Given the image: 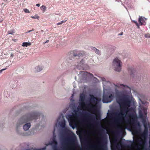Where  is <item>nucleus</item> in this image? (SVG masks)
Returning <instances> with one entry per match:
<instances>
[{"label":"nucleus","mask_w":150,"mask_h":150,"mask_svg":"<svg viewBox=\"0 0 150 150\" xmlns=\"http://www.w3.org/2000/svg\"><path fill=\"white\" fill-rule=\"evenodd\" d=\"M6 69V68L3 69L1 70H0V74L2 73V72L4 70H5Z\"/></svg>","instance_id":"37"},{"label":"nucleus","mask_w":150,"mask_h":150,"mask_svg":"<svg viewBox=\"0 0 150 150\" xmlns=\"http://www.w3.org/2000/svg\"><path fill=\"white\" fill-rule=\"evenodd\" d=\"M122 34H123V33L122 32L119 35H122Z\"/></svg>","instance_id":"43"},{"label":"nucleus","mask_w":150,"mask_h":150,"mask_svg":"<svg viewBox=\"0 0 150 150\" xmlns=\"http://www.w3.org/2000/svg\"><path fill=\"white\" fill-rule=\"evenodd\" d=\"M96 100L98 102H100L101 100V99L99 98H96Z\"/></svg>","instance_id":"34"},{"label":"nucleus","mask_w":150,"mask_h":150,"mask_svg":"<svg viewBox=\"0 0 150 150\" xmlns=\"http://www.w3.org/2000/svg\"><path fill=\"white\" fill-rule=\"evenodd\" d=\"M102 81L103 82V86H105L106 87V89H107L106 86L105 85H104V84L106 82V81H105V78H102Z\"/></svg>","instance_id":"27"},{"label":"nucleus","mask_w":150,"mask_h":150,"mask_svg":"<svg viewBox=\"0 0 150 150\" xmlns=\"http://www.w3.org/2000/svg\"><path fill=\"white\" fill-rule=\"evenodd\" d=\"M100 141L101 142L102 144L101 146L99 147V150H104V147L105 145V144H104V142H105V143H106V141H105L104 139L101 140Z\"/></svg>","instance_id":"17"},{"label":"nucleus","mask_w":150,"mask_h":150,"mask_svg":"<svg viewBox=\"0 0 150 150\" xmlns=\"http://www.w3.org/2000/svg\"><path fill=\"white\" fill-rule=\"evenodd\" d=\"M88 107H92V104L90 103H88L86 104Z\"/></svg>","instance_id":"33"},{"label":"nucleus","mask_w":150,"mask_h":150,"mask_svg":"<svg viewBox=\"0 0 150 150\" xmlns=\"http://www.w3.org/2000/svg\"><path fill=\"white\" fill-rule=\"evenodd\" d=\"M91 49L95 52L96 53L99 54L100 55L101 54L100 51L98 50L95 47H91Z\"/></svg>","instance_id":"19"},{"label":"nucleus","mask_w":150,"mask_h":150,"mask_svg":"<svg viewBox=\"0 0 150 150\" xmlns=\"http://www.w3.org/2000/svg\"><path fill=\"white\" fill-rule=\"evenodd\" d=\"M77 111H76V112H75V113L77 114Z\"/></svg>","instance_id":"46"},{"label":"nucleus","mask_w":150,"mask_h":150,"mask_svg":"<svg viewBox=\"0 0 150 150\" xmlns=\"http://www.w3.org/2000/svg\"><path fill=\"white\" fill-rule=\"evenodd\" d=\"M132 21L136 24V25L138 27V28H139V25L138 23L136 21L133 20Z\"/></svg>","instance_id":"30"},{"label":"nucleus","mask_w":150,"mask_h":150,"mask_svg":"<svg viewBox=\"0 0 150 150\" xmlns=\"http://www.w3.org/2000/svg\"><path fill=\"white\" fill-rule=\"evenodd\" d=\"M36 6H38V7H39L40 6V4H37L36 5Z\"/></svg>","instance_id":"41"},{"label":"nucleus","mask_w":150,"mask_h":150,"mask_svg":"<svg viewBox=\"0 0 150 150\" xmlns=\"http://www.w3.org/2000/svg\"><path fill=\"white\" fill-rule=\"evenodd\" d=\"M79 137L80 139V141L81 143L83 142L84 143H90L92 142V140L87 139L85 135H83L80 133L79 134Z\"/></svg>","instance_id":"11"},{"label":"nucleus","mask_w":150,"mask_h":150,"mask_svg":"<svg viewBox=\"0 0 150 150\" xmlns=\"http://www.w3.org/2000/svg\"><path fill=\"white\" fill-rule=\"evenodd\" d=\"M86 98V95L83 92L81 93L80 94L79 101L81 102L80 103L79 105V106L78 109L79 111L78 108H79L81 110H84L87 109L86 106V103L84 102Z\"/></svg>","instance_id":"8"},{"label":"nucleus","mask_w":150,"mask_h":150,"mask_svg":"<svg viewBox=\"0 0 150 150\" xmlns=\"http://www.w3.org/2000/svg\"><path fill=\"white\" fill-rule=\"evenodd\" d=\"M87 146L92 149H97V146L94 144H89L87 145Z\"/></svg>","instance_id":"20"},{"label":"nucleus","mask_w":150,"mask_h":150,"mask_svg":"<svg viewBox=\"0 0 150 150\" xmlns=\"http://www.w3.org/2000/svg\"><path fill=\"white\" fill-rule=\"evenodd\" d=\"M130 142H131L132 143V142H134V141H133L132 142L131 141Z\"/></svg>","instance_id":"45"},{"label":"nucleus","mask_w":150,"mask_h":150,"mask_svg":"<svg viewBox=\"0 0 150 150\" xmlns=\"http://www.w3.org/2000/svg\"><path fill=\"white\" fill-rule=\"evenodd\" d=\"M15 31L14 30H9L7 32L8 34L13 35V33H15Z\"/></svg>","instance_id":"21"},{"label":"nucleus","mask_w":150,"mask_h":150,"mask_svg":"<svg viewBox=\"0 0 150 150\" xmlns=\"http://www.w3.org/2000/svg\"><path fill=\"white\" fill-rule=\"evenodd\" d=\"M146 19L144 17H139V25H145L144 23L145 22Z\"/></svg>","instance_id":"13"},{"label":"nucleus","mask_w":150,"mask_h":150,"mask_svg":"<svg viewBox=\"0 0 150 150\" xmlns=\"http://www.w3.org/2000/svg\"><path fill=\"white\" fill-rule=\"evenodd\" d=\"M49 41V40H47L44 43V44H45L46 43H47Z\"/></svg>","instance_id":"40"},{"label":"nucleus","mask_w":150,"mask_h":150,"mask_svg":"<svg viewBox=\"0 0 150 150\" xmlns=\"http://www.w3.org/2000/svg\"><path fill=\"white\" fill-rule=\"evenodd\" d=\"M52 149L53 150H58L57 148V144H54L52 145Z\"/></svg>","instance_id":"22"},{"label":"nucleus","mask_w":150,"mask_h":150,"mask_svg":"<svg viewBox=\"0 0 150 150\" xmlns=\"http://www.w3.org/2000/svg\"><path fill=\"white\" fill-rule=\"evenodd\" d=\"M13 57V55L12 54H11V57Z\"/></svg>","instance_id":"42"},{"label":"nucleus","mask_w":150,"mask_h":150,"mask_svg":"<svg viewBox=\"0 0 150 150\" xmlns=\"http://www.w3.org/2000/svg\"><path fill=\"white\" fill-rule=\"evenodd\" d=\"M74 68L79 70L82 69L86 70L89 69V66L86 63L84 60L82 59L79 62H78L74 65Z\"/></svg>","instance_id":"9"},{"label":"nucleus","mask_w":150,"mask_h":150,"mask_svg":"<svg viewBox=\"0 0 150 150\" xmlns=\"http://www.w3.org/2000/svg\"><path fill=\"white\" fill-rule=\"evenodd\" d=\"M43 66L40 65H38L36 66L35 68V71L36 72H39L42 71L43 69Z\"/></svg>","instance_id":"16"},{"label":"nucleus","mask_w":150,"mask_h":150,"mask_svg":"<svg viewBox=\"0 0 150 150\" xmlns=\"http://www.w3.org/2000/svg\"><path fill=\"white\" fill-rule=\"evenodd\" d=\"M122 63L120 60L117 58H115L112 62V67L116 71L119 72L122 69Z\"/></svg>","instance_id":"5"},{"label":"nucleus","mask_w":150,"mask_h":150,"mask_svg":"<svg viewBox=\"0 0 150 150\" xmlns=\"http://www.w3.org/2000/svg\"><path fill=\"white\" fill-rule=\"evenodd\" d=\"M54 144H57V141L55 139L54 137L52 141V145Z\"/></svg>","instance_id":"25"},{"label":"nucleus","mask_w":150,"mask_h":150,"mask_svg":"<svg viewBox=\"0 0 150 150\" xmlns=\"http://www.w3.org/2000/svg\"><path fill=\"white\" fill-rule=\"evenodd\" d=\"M42 115L41 112L38 111H34L23 116L18 120L16 125V131L17 133L19 135H25L21 130V126L26 122L33 119H36L38 117Z\"/></svg>","instance_id":"3"},{"label":"nucleus","mask_w":150,"mask_h":150,"mask_svg":"<svg viewBox=\"0 0 150 150\" xmlns=\"http://www.w3.org/2000/svg\"><path fill=\"white\" fill-rule=\"evenodd\" d=\"M67 20H64V21H62L61 22H59V23H58L57 24V25H60V24H62V23H64L65 22H66V21H67Z\"/></svg>","instance_id":"29"},{"label":"nucleus","mask_w":150,"mask_h":150,"mask_svg":"<svg viewBox=\"0 0 150 150\" xmlns=\"http://www.w3.org/2000/svg\"><path fill=\"white\" fill-rule=\"evenodd\" d=\"M40 8L42 11L44 12L46 9V7L45 6L43 5L40 7Z\"/></svg>","instance_id":"26"},{"label":"nucleus","mask_w":150,"mask_h":150,"mask_svg":"<svg viewBox=\"0 0 150 150\" xmlns=\"http://www.w3.org/2000/svg\"><path fill=\"white\" fill-rule=\"evenodd\" d=\"M57 121L59 122V125H60L61 127L63 129V131L66 133L68 134L69 136L67 138L66 137L65 139L68 142L65 144L66 146L71 145L72 146H74L75 142L77 140L76 137L74 133H72V134H70L71 133L70 130L65 126L66 122L63 114H61L57 119Z\"/></svg>","instance_id":"2"},{"label":"nucleus","mask_w":150,"mask_h":150,"mask_svg":"<svg viewBox=\"0 0 150 150\" xmlns=\"http://www.w3.org/2000/svg\"><path fill=\"white\" fill-rule=\"evenodd\" d=\"M66 117L69 121V125L72 129H74L77 126V125L75 120V116L74 113L67 115Z\"/></svg>","instance_id":"7"},{"label":"nucleus","mask_w":150,"mask_h":150,"mask_svg":"<svg viewBox=\"0 0 150 150\" xmlns=\"http://www.w3.org/2000/svg\"><path fill=\"white\" fill-rule=\"evenodd\" d=\"M83 113L85 115L83 116L82 118L84 121L87 122L86 125L89 127L93 126L96 122L95 119L97 120L96 116L87 111Z\"/></svg>","instance_id":"4"},{"label":"nucleus","mask_w":150,"mask_h":150,"mask_svg":"<svg viewBox=\"0 0 150 150\" xmlns=\"http://www.w3.org/2000/svg\"><path fill=\"white\" fill-rule=\"evenodd\" d=\"M113 144L115 148L117 149L118 150H122L121 148L122 146L121 144H119L118 143L117 140H115L114 141Z\"/></svg>","instance_id":"12"},{"label":"nucleus","mask_w":150,"mask_h":150,"mask_svg":"<svg viewBox=\"0 0 150 150\" xmlns=\"http://www.w3.org/2000/svg\"><path fill=\"white\" fill-rule=\"evenodd\" d=\"M93 150H94L95 149H93Z\"/></svg>","instance_id":"49"},{"label":"nucleus","mask_w":150,"mask_h":150,"mask_svg":"<svg viewBox=\"0 0 150 150\" xmlns=\"http://www.w3.org/2000/svg\"><path fill=\"white\" fill-rule=\"evenodd\" d=\"M83 132L84 134H88V133L89 132L88 131L85 132V131H83Z\"/></svg>","instance_id":"38"},{"label":"nucleus","mask_w":150,"mask_h":150,"mask_svg":"<svg viewBox=\"0 0 150 150\" xmlns=\"http://www.w3.org/2000/svg\"><path fill=\"white\" fill-rule=\"evenodd\" d=\"M128 71L130 75L132 77H134V75L135 73V70L133 68H130L128 69Z\"/></svg>","instance_id":"14"},{"label":"nucleus","mask_w":150,"mask_h":150,"mask_svg":"<svg viewBox=\"0 0 150 150\" xmlns=\"http://www.w3.org/2000/svg\"><path fill=\"white\" fill-rule=\"evenodd\" d=\"M38 17L37 16H31V18H34V19H36V18H38Z\"/></svg>","instance_id":"36"},{"label":"nucleus","mask_w":150,"mask_h":150,"mask_svg":"<svg viewBox=\"0 0 150 150\" xmlns=\"http://www.w3.org/2000/svg\"><path fill=\"white\" fill-rule=\"evenodd\" d=\"M24 11L26 13H30V11L28 10L27 9L25 8L24 9Z\"/></svg>","instance_id":"32"},{"label":"nucleus","mask_w":150,"mask_h":150,"mask_svg":"<svg viewBox=\"0 0 150 150\" xmlns=\"http://www.w3.org/2000/svg\"><path fill=\"white\" fill-rule=\"evenodd\" d=\"M115 91L117 96L116 101L119 104L120 110L116 115L117 118L114 120V125L118 127V131L123 133V127L119 125L123 119L125 120L127 123L125 128L132 132L133 135L140 134L141 139L137 138L136 141L144 149H146L147 144V137L149 131L150 129L149 123L146 121L147 110L146 108L141 106L142 104H148L145 101H142L139 98V103L141 107V110L139 112V118L141 119L144 127V130L140 134L142 129L139 122L137 120L136 112V102L132 96L127 95L131 91L130 88L127 86L117 83L114 84Z\"/></svg>","instance_id":"1"},{"label":"nucleus","mask_w":150,"mask_h":150,"mask_svg":"<svg viewBox=\"0 0 150 150\" xmlns=\"http://www.w3.org/2000/svg\"><path fill=\"white\" fill-rule=\"evenodd\" d=\"M30 44H31L30 43L25 42H23V43L22 46L23 47H27Z\"/></svg>","instance_id":"23"},{"label":"nucleus","mask_w":150,"mask_h":150,"mask_svg":"<svg viewBox=\"0 0 150 150\" xmlns=\"http://www.w3.org/2000/svg\"><path fill=\"white\" fill-rule=\"evenodd\" d=\"M145 37L146 38H150V34L149 33L145 35Z\"/></svg>","instance_id":"31"},{"label":"nucleus","mask_w":150,"mask_h":150,"mask_svg":"<svg viewBox=\"0 0 150 150\" xmlns=\"http://www.w3.org/2000/svg\"><path fill=\"white\" fill-rule=\"evenodd\" d=\"M57 128V124L56 123L55 124V126L54 128V131L53 132V134L54 135V133H55V130L56 129V128Z\"/></svg>","instance_id":"28"},{"label":"nucleus","mask_w":150,"mask_h":150,"mask_svg":"<svg viewBox=\"0 0 150 150\" xmlns=\"http://www.w3.org/2000/svg\"><path fill=\"white\" fill-rule=\"evenodd\" d=\"M82 55V53L80 51L76 50H75L74 51L73 55L74 57H79L81 56Z\"/></svg>","instance_id":"18"},{"label":"nucleus","mask_w":150,"mask_h":150,"mask_svg":"<svg viewBox=\"0 0 150 150\" xmlns=\"http://www.w3.org/2000/svg\"><path fill=\"white\" fill-rule=\"evenodd\" d=\"M34 30V29H32V30H29V31H28L27 32H26L25 33H30V32H31L32 31H33Z\"/></svg>","instance_id":"35"},{"label":"nucleus","mask_w":150,"mask_h":150,"mask_svg":"<svg viewBox=\"0 0 150 150\" xmlns=\"http://www.w3.org/2000/svg\"><path fill=\"white\" fill-rule=\"evenodd\" d=\"M107 83H110V82H109V81H108V82H107Z\"/></svg>","instance_id":"44"},{"label":"nucleus","mask_w":150,"mask_h":150,"mask_svg":"<svg viewBox=\"0 0 150 150\" xmlns=\"http://www.w3.org/2000/svg\"><path fill=\"white\" fill-rule=\"evenodd\" d=\"M90 96L91 97V99L93 101H95L96 99V98L94 97L93 95H90Z\"/></svg>","instance_id":"24"},{"label":"nucleus","mask_w":150,"mask_h":150,"mask_svg":"<svg viewBox=\"0 0 150 150\" xmlns=\"http://www.w3.org/2000/svg\"><path fill=\"white\" fill-rule=\"evenodd\" d=\"M80 75L82 76L83 79H85L92 78L93 77V74L86 71H81Z\"/></svg>","instance_id":"10"},{"label":"nucleus","mask_w":150,"mask_h":150,"mask_svg":"<svg viewBox=\"0 0 150 150\" xmlns=\"http://www.w3.org/2000/svg\"><path fill=\"white\" fill-rule=\"evenodd\" d=\"M105 86H103V95L102 101L104 103H108L111 102L113 99L114 96L109 93H106Z\"/></svg>","instance_id":"6"},{"label":"nucleus","mask_w":150,"mask_h":150,"mask_svg":"<svg viewBox=\"0 0 150 150\" xmlns=\"http://www.w3.org/2000/svg\"><path fill=\"white\" fill-rule=\"evenodd\" d=\"M31 124L30 123H28L24 125L23 126V129L25 131H27L30 128Z\"/></svg>","instance_id":"15"},{"label":"nucleus","mask_w":150,"mask_h":150,"mask_svg":"<svg viewBox=\"0 0 150 150\" xmlns=\"http://www.w3.org/2000/svg\"><path fill=\"white\" fill-rule=\"evenodd\" d=\"M149 28L150 29V25L149 26Z\"/></svg>","instance_id":"47"},{"label":"nucleus","mask_w":150,"mask_h":150,"mask_svg":"<svg viewBox=\"0 0 150 150\" xmlns=\"http://www.w3.org/2000/svg\"><path fill=\"white\" fill-rule=\"evenodd\" d=\"M149 148L150 150V138L149 139Z\"/></svg>","instance_id":"39"},{"label":"nucleus","mask_w":150,"mask_h":150,"mask_svg":"<svg viewBox=\"0 0 150 150\" xmlns=\"http://www.w3.org/2000/svg\"><path fill=\"white\" fill-rule=\"evenodd\" d=\"M8 0H6V1H7Z\"/></svg>","instance_id":"48"}]
</instances>
